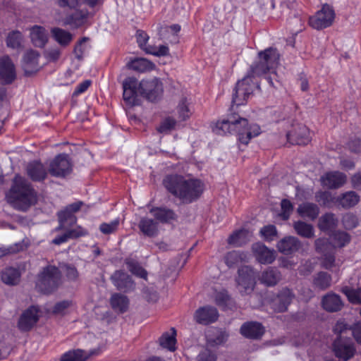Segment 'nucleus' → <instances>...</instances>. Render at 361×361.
<instances>
[{"label":"nucleus","instance_id":"1","mask_svg":"<svg viewBox=\"0 0 361 361\" xmlns=\"http://www.w3.org/2000/svg\"><path fill=\"white\" fill-rule=\"evenodd\" d=\"M279 61V54L276 49L270 47L259 52L258 61L251 66L252 75L247 74L238 82L232 102L237 106L243 104L256 87L252 78L272 71L278 65Z\"/></svg>","mask_w":361,"mask_h":361},{"label":"nucleus","instance_id":"2","mask_svg":"<svg viewBox=\"0 0 361 361\" xmlns=\"http://www.w3.org/2000/svg\"><path fill=\"white\" fill-rule=\"evenodd\" d=\"M164 187L183 203H190L202 193L204 185L199 179L185 178L181 176H166L163 181Z\"/></svg>","mask_w":361,"mask_h":361},{"label":"nucleus","instance_id":"3","mask_svg":"<svg viewBox=\"0 0 361 361\" xmlns=\"http://www.w3.org/2000/svg\"><path fill=\"white\" fill-rule=\"evenodd\" d=\"M218 135L236 133L239 141L247 145L251 138L260 134V128L257 124L248 126L247 120L237 114L229 115L227 118L219 121L212 128Z\"/></svg>","mask_w":361,"mask_h":361},{"label":"nucleus","instance_id":"4","mask_svg":"<svg viewBox=\"0 0 361 361\" xmlns=\"http://www.w3.org/2000/svg\"><path fill=\"white\" fill-rule=\"evenodd\" d=\"M6 198L13 207L24 211L35 203L36 195L30 183L25 178L16 176Z\"/></svg>","mask_w":361,"mask_h":361},{"label":"nucleus","instance_id":"5","mask_svg":"<svg viewBox=\"0 0 361 361\" xmlns=\"http://www.w3.org/2000/svg\"><path fill=\"white\" fill-rule=\"evenodd\" d=\"M60 271L55 266H47L39 275L37 286L44 293L54 290L60 284Z\"/></svg>","mask_w":361,"mask_h":361},{"label":"nucleus","instance_id":"6","mask_svg":"<svg viewBox=\"0 0 361 361\" xmlns=\"http://www.w3.org/2000/svg\"><path fill=\"white\" fill-rule=\"evenodd\" d=\"M236 283L241 295H249L252 293L256 284L254 269L248 266L241 267L238 270Z\"/></svg>","mask_w":361,"mask_h":361},{"label":"nucleus","instance_id":"7","mask_svg":"<svg viewBox=\"0 0 361 361\" xmlns=\"http://www.w3.org/2000/svg\"><path fill=\"white\" fill-rule=\"evenodd\" d=\"M335 16L333 8L328 4H325L314 16L310 18V25L316 30L326 28L332 25Z\"/></svg>","mask_w":361,"mask_h":361},{"label":"nucleus","instance_id":"8","mask_svg":"<svg viewBox=\"0 0 361 361\" xmlns=\"http://www.w3.org/2000/svg\"><path fill=\"white\" fill-rule=\"evenodd\" d=\"M72 171V164L67 154L57 155L49 164V171L55 177H65Z\"/></svg>","mask_w":361,"mask_h":361},{"label":"nucleus","instance_id":"9","mask_svg":"<svg viewBox=\"0 0 361 361\" xmlns=\"http://www.w3.org/2000/svg\"><path fill=\"white\" fill-rule=\"evenodd\" d=\"M123 97L126 103L130 106L137 105L138 95L142 94L137 80L132 77L126 78L123 82Z\"/></svg>","mask_w":361,"mask_h":361},{"label":"nucleus","instance_id":"10","mask_svg":"<svg viewBox=\"0 0 361 361\" xmlns=\"http://www.w3.org/2000/svg\"><path fill=\"white\" fill-rule=\"evenodd\" d=\"M140 87L142 90V94L152 102L159 98L163 91L161 82L156 78L149 80H142L140 82Z\"/></svg>","mask_w":361,"mask_h":361},{"label":"nucleus","instance_id":"11","mask_svg":"<svg viewBox=\"0 0 361 361\" xmlns=\"http://www.w3.org/2000/svg\"><path fill=\"white\" fill-rule=\"evenodd\" d=\"M334 351L336 357L346 361L353 356L355 348L350 339L340 336L334 343Z\"/></svg>","mask_w":361,"mask_h":361},{"label":"nucleus","instance_id":"12","mask_svg":"<svg viewBox=\"0 0 361 361\" xmlns=\"http://www.w3.org/2000/svg\"><path fill=\"white\" fill-rule=\"evenodd\" d=\"M16 78V67L11 58L8 56L0 57V80L5 84H10Z\"/></svg>","mask_w":361,"mask_h":361},{"label":"nucleus","instance_id":"13","mask_svg":"<svg viewBox=\"0 0 361 361\" xmlns=\"http://www.w3.org/2000/svg\"><path fill=\"white\" fill-rule=\"evenodd\" d=\"M39 309L32 306L25 310L19 318L18 326L21 331H27L32 329L39 319Z\"/></svg>","mask_w":361,"mask_h":361},{"label":"nucleus","instance_id":"14","mask_svg":"<svg viewBox=\"0 0 361 361\" xmlns=\"http://www.w3.org/2000/svg\"><path fill=\"white\" fill-rule=\"evenodd\" d=\"M252 250L257 261L260 264H271L276 259V251L269 249L264 244L257 243L252 246Z\"/></svg>","mask_w":361,"mask_h":361},{"label":"nucleus","instance_id":"15","mask_svg":"<svg viewBox=\"0 0 361 361\" xmlns=\"http://www.w3.org/2000/svg\"><path fill=\"white\" fill-rule=\"evenodd\" d=\"M294 298L292 291L288 288H283L271 302V307L276 312H282L287 310L288 306Z\"/></svg>","mask_w":361,"mask_h":361},{"label":"nucleus","instance_id":"16","mask_svg":"<svg viewBox=\"0 0 361 361\" xmlns=\"http://www.w3.org/2000/svg\"><path fill=\"white\" fill-rule=\"evenodd\" d=\"M322 185L336 189L343 186L346 182V176L340 171H331L326 173L321 177Z\"/></svg>","mask_w":361,"mask_h":361},{"label":"nucleus","instance_id":"17","mask_svg":"<svg viewBox=\"0 0 361 361\" xmlns=\"http://www.w3.org/2000/svg\"><path fill=\"white\" fill-rule=\"evenodd\" d=\"M288 141L293 145H305L310 141V133L308 128L302 124L298 125L294 133L286 135Z\"/></svg>","mask_w":361,"mask_h":361},{"label":"nucleus","instance_id":"18","mask_svg":"<svg viewBox=\"0 0 361 361\" xmlns=\"http://www.w3.org/2000/svg\"><path fill=\"white\" fill-rule=\"evenodd\" d=\"M259 282L268 287L277 285L282 279L281 271L276 267H269L264 269L258 276Z\"/></svg>","mask_w":361,"mask_h":361},{"label":"nucleus","instance_id":"19","mask_svg":"<svg viewBox=\"0 0 361 361\" xmlns=\"http://www.w3.org/2000/svg\"><path fill=\"white\" fill-rule=\"evenodd\" d=\"M216 309L211 306H205L197 310L194 314L195 320L200 324H208L215 322L218 318Z\"/></svg>","mask_w":361,"mask_h":361},{"label":"nucleus","instance_id":"20","mask_svg":"<svg viewBox=\"0 0 361 361\" xmlns=\"http://www.w3.org/2000/svg\"><path fill=\"white\" fill-rule=\"evenodd\" d=\"M149 212L157 222L162 224H171L178 219V214L173 210L165 207H153Z\"/></svg>","mask_w":361,"mask_h":361},{"label":"nucleus","instance_id":"21","mask_svg":"<svg viewBox=\"0 0 361 361\" xmlns=\"http://www.w3.org/2000/svg\"><path fill=\"white\" fill-rule=\"evenodd\" d=\"M99 353V348H95L90 351L81 349L69 350L61 356L60 361H85L90 357L97 355Z\"/></svg>","mask_w":361,"mask_h":361},{"label":"nucleus","instance_id":"22","mask_svg":"<svg viewBox=\"0 0 361 361\" xmlns=\"http://www.w3.org/2000/svg\"><path fill=\"white\" fill-rule=\"evenodd\" d=\"M301 246V242L293 236L285 237L277 243L279 251L284 255L295 252L300 249Z\"/></svg>","mask_w":361,"mask_h":361},{"label":"nucleus","instance_id":"23","mask_svg":"<svg viewBox=\"0 0 361 361\" xmlns=\"http://www.w3.org/2000/svg\"><path fill=\"white\" fill-rule=\"evenodd\" d=\"M240 333L246 338L257 339L264 334V329L259 322H249L242 325Z\"/></svg>","mask_w":361,"mask_h":361},{"label":"nucleus","instance_id":"24","mask_svg":"<svg viewBox=\"0 0 361 361\" xmlns=\"http://www.w3.org/2000/svg\"><path fill=\"white\" fill-rule=\"evenodd\" d=\"M114 285L121 290H128L134 287L130 276L123 271H116L111 276Z\"/></svg>","mask_w":361,"mask_h":361},{"label":"nucleus","instance_id":"25","mask_svg":"<svg viewBox=\"0 0 361 361\" xmlns=\"http://www.w3.org/2000/svg\"><path fill=\"white\" fill-rule=\"evenodd\" d=\"M39 57V53L34 50H29L24 54L22 66L25 74L30 75L38 70Z\"/></svg>","mask_w":361,"mask_h":361},{"label":"nucleus","instance_id":"26","mask_svg":"<svg viewBox=\"0 0 361 361\" xmlns=\"http://www.w3.org/2000/svg\"><path fill=\"white\" fill-rule=\"evenodd\" d=\"M322 305L326 311L335 312L341 310L343 302L338 295L334 293H329L323 296Z\"/></svg>","mask_w":361,"mask_h":361},{"label":"nucleus","instance_id":"27","mask_svg":"<svg viewBox=\"0 0 361 361\" xmlns=\"http://www.w3.org/2000/svg\"><path fill=\"white\" fill-rule=\"evenodd\" d=\"M27 173L34 181H42L47 176V168L39 161H32L27 164Z\"/></svg>","mask_w":361,"mask_h":361},{"label":"nucleus","instance_id":"28","mask_svg":"<svg viewBox=\"0 0 361 361\" xmlns=\"http://www.w3.org/2000/svg\"><path fill=\"white\" fill-rule=\"evenodd\" d=\"M88 12L87 11H76L72 15L67 16L63 20V25H69L73 28H78L84 25L87 19Z\"/></svg>","mask_w":361,"mask_h":361},{"label":"nucleus","instance_id":"29","mask_svg":"<svg viewBox=\"0 0 361 361\" xmlns=\"http://www.w3.org/2000/svg\"><path fill=\"white\" fill-rule=\"evenodd\" d=\"M30 38L35 47H43L48 41V32L44 27L35 25L30 28Z\"/></svg>","mask_w":361,"mask_h":361},{"label":"nucleus","instance_id":"30","mask_svg":"<svg viewBox=\"0 0 361 361\" xmlns=\"http://www.w3.org/2000/svg\"><path fill=\"white\" fill-rule=\"evenodd\" d=\"M138 228L144 235L148 237H154L159 233L158 222L148 217L140 219Z\"/></svg>","mask_w":361,"mask_h":361},{"label":"nucleus","instance_id":"31","mask_svg":"<svg viewBox=\"0 0 361 361\" xmlns=\"http://www.w3.org/2000/svg\"><path fill=\"white\" fill-rule=\"evenodd\" d=\"M360 201V196L355 191H348L337 196V206L344 209L355 206Z\"/></svg>","mask_w":361,"mask_h":361},{"label":"nucleus","instance_id":"32","mask_svg":"<svg viewBox=\"0 0 361 361\" xmlns=\"http://www.w3.org/2000/svg\"><path fill=\"white\" fill-rule=\"evenodd\" d=\"M297 212L302 218L314 220L318 216L319 209L316 204L304 202L298 206Z\"/></svg>","mask_w":361,"mask_h":361},{"label":"nucleus","instance_id":"33","mask_svg":"<svg viewBox=\"0 0 361 361\" xmlns=\"http://www.w3.org/2000/svg\"><path fill=\"white\" fill-rule=\"evenodd\" d=\"M111 308L118 313H123L128 308L129 301L128 298L120 293H114L110 299Z\"/></svg>","mask_w":361,"mask_h":361},{"label":"nucleus","instance_id":"34","mask_svg":"<svg viewBox=\"0 0 361 361\" xmlns=\"http://www.w3.org/2000/svg\"><path fill=\"white\" fill-rule=\"evenodd\" d=\"M338 219L333 213H326L322 215L319 220L318 227L322 231H330L336 228Z\"/></svg>","mask_w":361,"mask_h":361},{"label":"nucleus","instance_id":"35","mask_svg":"<svg viewBox=\"0 0 361 361\" xmlns=\"http://www.w3.org/2000/svg\"><path fill=\"white\" fill-rule=\"evenodd\" d=\"M252 234L245 229L234 232L228 239V243L235 247L241 246L250 240Z\"/></svg>","mask_w":361,"mask_h":361},{"label":"nucleus","instance_id":"36","mask_svg":"<svg viewBox=\"0 0 361 361\" xmlns=\"http://www.w3.org/2000/svg\"><path fill=\"white\" fill-rule=\"evenodd\" d=\"M53 38L61 46H68L73 39V35L59 27H54L51 30Z\"/></svg>","mask_w":361,"mask_h":361},{"label":"nucleus","instance_id":"37","mask_svg":"<svg viewBox=\"0 0 361 361\" xmlns=\"http://www.w3.org/2000/svg\"><path fill=\"white\" fill-rule=\"evenodd\" d=\"M130 68L138 71L146 72L153 70L155 65L150 61L144 58H137L132 60L129 63Z\"/></svg>","mask_w":361,"mask_h":361},{"label":"nucleus","instance_id":"38","mask_svg":"<svg viewBox=\"0 0 361 361\" xmlns=\"http://www.w3.org/2000/svg\"><path fill=\"white\" fill-rule=\"evenodd\" d=\"M59 226L57 229H67V226L75 224L77 218L73 212L64 209L58 213Z\"/></svg>","mask_w":361,"mask_h":361},{"label":"nucleus","instance_id":"39","mask_svg":"<svg viewBox=\"0 0 361 361\" xmlns=\"http://www.w3.org/2000/svg\"><path fill=\"white\" fill-rule=\"evenodd\" d=\"M332 278L330 274L324 271H320L314 275L313 285L320 290H326L331 285Z\"/></svg>","mask_w":361,"mask_h":361},{"label":"nucleus","instance_id":"40","mask_svg":"<svg viewBox=\"0 0 361 361\" xmlns=\"http://www.w3.org/2000/svg\"><path fill=\"white\" fill-rule=\"evenodd\" d=\"M176 331L174 328L171 329V332L164 333L159 338V343L163 348H167L170 351L176 350Z\"/></svg>","mask_w":361,"mask_h":361},{"label":"nucleus","instance_id":"41","mask_svg":"<svg viewBox=\"0 0 361 361\" xmlns=\"http://www.w3.org/2000/svg\"><path fill=\"white\" fill-rule=\"evenodd\" d=\"M334 250L336 247H343L350 241V236L345 231H338L330 235Z\"/></svg>","mask_w":361,"mask_h":361},{"label":"nucleus","instance_id":"42","mask_svg":"<svg viewBox=\"0 0 361 361\" xmlns=\"http://www.w3.org/2000/svg\"><path fill=\"white\" fill-rule=\"evenodd\" d=\"M23 42V35L18 30H13L9 32L6 39L7 47L13 49H18L21 48Z\"/></svg>","mask_w":361,"mask_h":361},{"label":"nucleus","instance_id":"43","mask_svg":"<svg viewBox=\"0 0 361 361\" xmlns=\"http://www.w3.org/2000/svg\"><path fill=\"white\" fill-rule=\"evenodd\" d=\"M296 233L304 238H311L314 236V228L311 224L298 221L293 224Z\"/></svg>","mask_w":361,"mask_h":361},{"label":"nucleus","instance_id":"44","mask_svg":"<svg viewBox=\"0 0 361 361\" xmlns=\"http://www.w3.org/2000/svg\"><path fill=\"white\" fill-rule=\"evenodd\" d=\"M177 112L178 118L180 121H185L188 119L192 115V106L186 98H183L180 101L177 106Z\"/></svg>","mask_w":361,"mask_h":361},{"label":"nucleus","instance_id":"45","mask_svg":"<svg viewBox=\"0 0 361 361\" xmlns=\"http://www.w3.org/2000/svg\"><path fill=\"white\" fill-rule=\"evenodd\" d=\"M20 278V274L16 269L7 268L1 274L2 281L8 285H16L18 283Z\"/></svg>","mask_w":361,"mask_h":361},{"label":"nucleus","instance_id":"46","mask_svg":"<svg viewBox=\"0 0 361 361\" xmlns=\"http://www.w3.org/2000/svg\"><path fill=\"white\" fill-rule=\"evenodd\" d=\"M341 291L350 302L361 304V288L355 289L353 287L345 286L341 288Z\"/></svg>","mask_w":361,"mask_h":361},{"label":"nucleus","instance_id":"47","mask_svg":"<svg viewBox=\"0 0 361 361\" xmlns=\"http://www.w3.org/2000/svg\"><path fill=\"white\" fill-rule=\"evenodd\" d=\"M126 264L128 270L134 275L147 279V272L136 261L126 259Z\"/></svg>","mask_w":361,"mask_h":361},{"label":"nucleus","instance_id":"48","mask_svg":"<svg viewBox=\"0 0 361 361\" xmlns=\"http://www.w3.org/2000/svg\"><path fill=\"white\" fill-rule=\"evenodd\" d=\"M247 259V255L238 251L229 252L225 257V262L229 267H233L238 262L246 261Z\"/></svg>","mask_w":361,"mask_h":361},{"label":"nucleus","instance_id":"49","mask_svg":"<svg viewBox=\"0 0 361 361\" xmlns=\"http://www.w3.org/2000/svg\"><path fill=\"white\" fill-rule=\"evenodd\" d=\"M317 200L322 204L324 206L330 207L333 204L337 205V197L334 196L331 192L325 191L319 192L316 195Z\"/></svg>","mask_w":361,"mask_h":361},{"label":"nucleus","instance_id":"50","mask_svg":"<svg viewBox=\"0 0 361 361\" xmlns=\"http://www.w3.org/2000/svg\"><path fill=\"white\" fill-rule=\"evenodd\" d=\"M316 250L321 253H326L334 250V246L327 238H318L314 242Z\"/></svg>","mask_w":361,"mask_h":361},{"label":"nucleus","instance_id":"51","mask_svg":"<svg viewBox=\"0 0 361 361\" xmlns=\"http://www.w3.org/2000/svg\"><path fill=\"white\" fill-rule=\"evenodd\" d=\"M305 20L299 16L294 15L293 18L288 19V25L291 31L298 34L301 32L304 27Z\"/></svg>","mask_w":361,"mask_h":361},{"label":"nucleus","instance_id":"52","mask_svg":"<svg viewBox=\"0 0 361 361\" xmlns=\"http://www.w3.org/2000/svg\"><path fill=\"white\" fill-rule=\"evenodd\" d=\"M262 237L267 241H271L277 235L276 228L273 225L265 226L260 230Z\"/></svg>","mask_w":361,"mask_h":361},{"label":"nucleus","instance_id":"53","mask_svg":"<svg viewBox=\"0 0 361 361\" xmlns=\"http://www.w3.org/2000/svg\"><path fill=\"white\" fill-rule=\"evenodd\" d=\"M61 271L65 274L68 280L75 281L78 277L76 268L71 264H63L61 265Z\"/></svg>","mask_w":361,"mask_h":361},{"label":"nucleus","instance_id":"54","mask_svg":"<svg viewBox=\"0 0 361 361\" xmlns=\"http://www.w3.org/2000/svg\"><path fill=\"white\" fill-rule=\"evenodd\" d=\"M119 225V219H116L110 223H103L100 225L99 229L104 234H110L114 233Z\"/></svg>","mask_w":361,"mask_h":361},{"label":"nucleus","instance_id":"55","mask_svg":"<svg viewBox=\"0 0 361 361\" xmlns=\"http://www.w3.org/2000/svg\"><path fill=\"white\" fill-rule=\"evenodd\" d=\"M342 222L346 229L354 228L358 224L356 216L350 213H348L343 216Z\"/></svg>","mask_w":361,"mask_h":361},{"label":"nucleus","instance_id":"56","mask_svg":"<svg viewBox=\"0 0 361 361\" xmlns=\"http://www.w3.org/2000/svg\"><path fill=\"white\" fill-rule=\"evenodd\" d=\"M281 212L280 216L283 218V219H288L290 214L293 212V206L292 203L288 200H283L281 203Z\"/></svg>","mask_w":361,"mask_h":361},{"label":"nucleus","instance_id":"57","mask_svg":"<svg viewBox=\"0 0 361 361\" xmlns=\"http://www.w3.org/2000/svg\"><path fill=\"white\" fill-rule=\"evenodd\" d=\"M176 121L172 118H166L160 124L158 131L161 133H167L170 132L175 126Z\"/></svg>","mask_w":361,"mask_h":361},{"label":"nucleus","instance_id":"58","mask_svg":"<svg viewBox=\"0 0 361 361\" xmlns=\"http://www.w3.org/2000/svg\"><path fill=\"white\" fill-rule=\"evenodd\" d=\"M322 255H323L322 267L324 268L330 269L335 266L334 250Z\"/></svg>","mask_w":361,"mask_h":361},{"label":"nucleus","instance_id":"59","mask_svg":"<svg viewBox=\"0 0 361 361\" xmlns=\"http://www.w3.org/2000/svg\"><path fill=\"white\" fill-rule=\"evenodd\" d=\"M71 305V302L64 300L59 302L55 305L53 309V312L58 314H64L66 313L67 310Z\"/></svg>","mask_w":361,"mask_h":361},{"label":"nucleus","instance_id":"60","mask_svg":"<svg viewBox=\"0 0 361 361\" xmlns=\"http://www.w3.org/2000/svg\"><path fill=\"white\" fill-rule=\"evenodd\" d=\"M67 231L69 234L71 239L85 236L87 234V231L80 226H78L74 228L68 229Z\"/></svg>","mask_w":361,"mask_h":361},{"label":"nucleus","instance_id":"61","mask_svg":"<svg viewBox=\"0 0 361 361\" xmlns=\"http://www.w3.org/2000/svg\"><path fill=\"white\" fill-rule=\"evenodd\" d=\"M137 42L139 47L144 50V48L147 47V42L149 39L148 35L142 30L137 31L136 33Z\"/></svg>","mask_w":361,"mask_h":361},{"label":"nucleus","instance_id":"62","mask_svg":"<svg viewBox=\"0 0 361 361\" xmlns=\"http://www.w3.org/2000/svg\"><path fill=\"white\" fill-rule=\"evenodd\" d=\"M91 84L92 81L90 80H84L76 86L73 95L74 97H77L79 94L84 93L89 88Z\"/></svg>","mask_w":361,"mask_h":361},{"label":"nucleus","instance_id":"63","mask_svg":"<svg viewBox=\"0 0 361 361\" xmlns=\"http://www.w3.org/2000/svg\"><path fill=\"white\" fill-rule=\"evenodd\" d=\"M80 0H56V4L61 8H74L79 5Z\"/></svg>","mask_w":361,"mask_h":361},{"label":"nucleus","instance_id":"64","mask_svg":"<svg viewBox=\"0 0 361 361\" xmlns=\"http://www.w3.org/2000/svg\"><path fill=\"white\" fill-rule=\"evenodd\" d=\"M197 358L199 361H216L215 356L208 350L201 352Z\"/></svg>","mask_w":361,"mask_h":361}]
</instances>
